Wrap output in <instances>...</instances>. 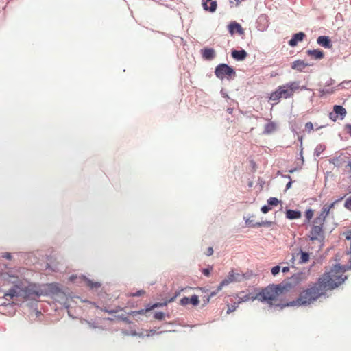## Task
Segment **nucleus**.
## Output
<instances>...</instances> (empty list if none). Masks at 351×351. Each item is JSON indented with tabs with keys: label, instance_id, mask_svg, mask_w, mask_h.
I'll return each mask as SVG.
<instances>
[{
	"label": "nucleus",
	"instance_id": "1",
	"mask_svg": "<svg viewBox=\"0 0 351 351\" xmlns=\"http://www.w3.org/2000/svg\"><path fill=\"white\" fill-rule=\"evenodd\" d=\"M346 269L339 265H335L328 272L324 273L318 278V281L326 292L332 290L341 285L346 276L344 273Z\"/></svg>",
	"mask_w": 351,
	"mask_h": 351
},
{
	"label": "nucleus",
	"instance_id": "2",
	"mask_svg": "<svg viewBox=\"0 0 351 351\" xmlns=\"http://www.w3.org/2000/svg\"><path fill=\"white\" fill-rule=\"evenodd\" d=\"M326 294V292L317 280L316 282L309 284L306 289H304L300 293L295 304L309 305Z\"/></svg>",
	"mask_w": 351,
	"mask_h": 351
},
{
	"label": "nucleus",
	"instance_id": "3",
	"mask_svg": "<svg viewBox=\"0 0 351 351\" xmlns=\"http://www.w3.org/2000/svg\"><path fill=\"white\" fill-rule=\"evenodd\" d=\"M285 290L280 285H271L263 289L257 294V300L270 306H279L278 297Z\"/></svg>",
	"mask_w": 351,
	"mask_h": 351
},
{
	"label": "nucleus",
	"instance_id": "4",
	"mask_svg": "<svg viewBox=\"0 0 351 351\" xmlns=\"http://www.w3.org/2000/svg\"><path fill=\"white\" fill-rule=\"evenodd\" d=\"M299 89H306V87L302 86L300 88L298 82H289L285 84L279 86L275 91L270 94L269 99L277 104L282 98L288 99L292 97L294 93Z\"/></svg>",
	"mask_w": 351,
	"mask_h": 351
},
{
	"label": "nucleus",
	"instance_id": "5",
	"mask_svg": "<svg viewBox=\"0 0 351 351\" xmlns=\"http://www.w3.org/2000/svg\"><path fill=\"white\" fill-rule=\"evenodd\" d=\"M33 295H39V293L34 289V287L32 285L23 286L16 285L5 293L4 298L6 300L12 299L14 297L26 299L31 298Z\"/></svg>",
	"mask_w": 351,
	"mask_h": 351
},
{
	"label": "nucleus",
	"instance_id": "6",
	"mask_svg": "<svg viewBox=\"0 0 351 351\" xmlns=\"http://www.w3.org/2000/svg\"><path fill=\"white\" fill-rule=\"evenodd\" d=\"M244 279H245V276L244 274H241L239 273H235L233 270L229 272L227 277L221 281V282L218 285V289H222L224 286H227L231 282H241Z\"/></svg>",
	"mask_w": 351,
	"mask_h": 351
},
{
	"label": "nucleus",
	"instance_id": "7",
	"mask_svg": "<svg viewBox=\"0 0 351 351\" xmlns=\"http://www.w3.org/2000/svg\"><path fill=\"white\" fill-rule=\"evenodd\" d=\"M215 75L221 80L232 75H235V71L234 69L226 64H221L218 65L215 69Z\"/></svg>",
	"mask_w": 351,
	"mask_h": 351
},
{
	"label": "nucleus",
	"instance_id": "8",
	"mask_svg": "<svg viewBox=\"0 0 351 351\" xmlns=\"http://www.w3.org/2000/svg\"><path fill=\"white\" fill-rule=\"evenodd\" d=\"M324 237L323 226L314 225L309 233V237L311 240H319Z\"/></svg>",
	"mask_w": 351,
	"mask_h": 351
},
{
	"label": "nucleus",
	"instance_id": "9",
	"mask_svg": "<svg viewBox=\"0 0 351 351\" xmlns=\"http://www.w3.org/2000/svg\"><path fill=\"white\" fill-rule=\"evenodd\" d=\"M199 303V297L196 295H193L191 298L184 297L180 300V304L182 306H186L189 304H191L193 306H197Z\"/></svg>",
	"mask_w": 351,
	"mask_h": 351
},
{
	"label": "nucleus",
	"instance_id": "10",
	"mask_svg": "<svg viewBox=\"0 0 351 351\" xmlns=\"http://www.w3.org/2000/svg\"><path fill=\"white\" fill-rule=\"evenodd\" d=\"M238 304H241L244 302L249 300H257V294L256 295H252L251 293L245 294L244 292H240L238 295Z\"/></svg>",
	"mask_w": 351,
	"mask_h": 351
},
{
	"label": "nucleus",
	"instance_id": "11",
	"mask_svg": "<svg viewBox=\"0 0 351 351\" xmlns=\"http://www.w3.org/2000/svg\"><path fill=\"white\" fill-rule=\"evenodd\" d=\"M306 280H307V275L304 272H299V273L295 274L291 277V282L295 285L304 282Z\"/></svg>",
	"mask_w": 351,
	"mask_h": 351
},
{
	"label": "nucleus",
	"instance_id": "12",
	"mask_svg": "<svg viewBox=\"0 0 351 351\" xmlns=\"http://www.w3.org/2000/svg\"><path fill=\"white\" fill-rule=\"evenodd\" d=\"M304 37L305 34L302 32L295 34L289 41V45L291 47H295L298 45V42L302 41Z\"/></svg>",
	"mask_w": 351,
	"mask_h": 351
},
{
	"label": "nucleus",
	"instance_id": "13",
	"mask_svg": "<svg viewBox=\"0 0 351 351\" xmlns=\"http://www.w3.org/2000/svg\"><path fill=\"white\" fill-rule=\"evenodd\" d=\"M202 5L205 10L213 12L216 10L217 4L215 1L206 0V1H202Z\"/></svg>",
	"mask_w": 351,
	"mask_h": 351
},
{
	"label": "nucleus",
	"instance_id": "14",
	"mask_svg": "<svg viewBox=\"0 0 351 351\" xmlns=\"http://www.w3.org/2000/svg\"><path fill=\"white\" fill-rule=\"evenodd\" d=\"M204 59L207 60H213L215 56V51L212 48H204L201 51Z\"/></svg>",
	"mask_w": 351,
	"mask_h": 351
},
{
	"label": "nucleus",
	"instance_id": "15",
	"mask_svg": "<svg viewBox=\"0 0 351 351\" xmlns=\"http://www.w3.org/2000/svg\"><path fill=\"white\" fill-rule=\"evenodd\" d=\"M317 42L325 48L330 49L332 47L331 40L328 36H320L317 38Z\"/></svg>",
	"mask_w": 351,
	"mask_h": 351
},
{
	"label": "nucleus",
	"instance_id": "16",
	"mask_svg": "<svg viewBox=\"0 0 351 351\" xmlns=\"http://www.w3.org/2000/svg\"><path fill=\"white\" fill-rule=\"evenodd\" d=\"M247 56V52L242 49V50H233L232 51V57L238 60V61H242L246 58Z\"/></svg>",
	"mask_w": 351,
	"mask_h": 351
},
{
	"label": "nucleus",
	"instance_id": "17",
	"mask_svg": "<svg viewBox=\"0 0 351 351\" xmlns=\"http://www.w3.org/2000/svg\"><path fill=\"white\" fill-rule=\"evenodd\" d=\"M308 66V64L305 63L303 60H298L292 63L291 69L301 72Z\"/></svg>",
	"mask_w": 351,
	"mask_h": 351
},
{
	"label": "nucleus",
	"instance_id": "18",
	"mask_svg": "<svg viewBox=\"0 0 351 351\" xmlns=\"http://www.w3.org/2000/svg\"><path fill=\"white\" fill-rule=\"evenodd\" d=\"M228 29H229V32H230V33L231 34H233L235 32H237L239 34H243V29L241 27V25L237 23H236V22L231 23L228 25Z\"/></svg>",
	"mask_w": 351,
	"mask_h": 351
},
{
	"label": "nucleus",
	"instance_id": "19",
	"mask_svg": "<svg viewBox=\"0 0 351 351\" xmlns=\"http://www.w3.org/2000/svg\"><path fill=\"white\" fill-rule=\"evenodd\" d=\"M336 202H334L333 203L330 204V205H324L322 210L320 213V217L319 219H322V221H324L326 217L329 215L330 209L334 206Z\"/></svg>",
	"mask_w": 351,
	"mask_h": 351
},
{
	"label": "nucleus",
	"instance_id": "20",
	"mask_svg": "<svg viewBox=\"0 0 351 351\" xmlns=\"http://www.w3.org/2000/svg\"><path fill=\"white\" fill-rule=\"evenodd\" d=\"M307 54L316 60H320L324 58V53L320 49L308 50Z\"/></svg>",
	"mask_w": 351,
	"mask_h": 351
},
{
	"label": "nucleus",
	"instance_id": "21",
	"mask_svg": "<svg viewBox=\"0 0 351 351\" xmlns=\"http://www.w3.org/2000/svg\"><path fill=\"white\" fill-rule=\"evenodd\" d=\"M286 217L289 219H296L301 217V213L298 210H287Z\"/></svg>",
	"mask_w": 351,
	"mask_h": 351
},
{
	"label": "nucleus",
	"instance_id": "22",
	"mask_svg": "<svg viewBox=\"0 0 351 351\" xmlns=\"http://www.w3.org/2000/svg\"><path fill=\"white\" fill-rule=\"evenodd\" d=\"M333 111L336 114H339L341 116V119H343L344 117L346 115V110L341 106L335 105L333 107Z\"/></svg>",
	"mask_w": 351,
	"mask_h": 351
},
{
	"label": "nucleus",
	"instance_id": "23",
	"mask_svg": "<svg viewBox=\"0 0 351 351\" xmlns=\"http://www.w3.org/2000/svg\"><path fill=\"white\" fill-rule=\"evenodd\" d=\"M164 304H160V303H156L154 304H153L150 308H147L146 309H142V310H140V311H133L132 312V315H143L147 312H148L149 311L152 310V309H154V308H156L158 306H162Z\"/></svg>",
	"mask_w": 351,
	"mask_h": 351
},
{
	"label": "nucleus",
	"instance_id": "24",
	"mask_svg": "<svg viewBox=\"0 0 351 351\" xmlns=\"http://www.w3.org/2000/svg\"><path fill=\"white\" fill-rule=\"evenodd\" d=\"M276 124L273 122H269L265 125L264 134H271L276 130Z\"/></svg>",
	"mask_w": 351,
	"mask_h": 351
},
{
	"label": "nucleus",
	"instance_id": "25",
	"mask_svg": "<svg viewBox=\"0 0 351 351\" xmlns=\"http://www.w3.org/2000/svg\"><path fill=\"white\" fill-rule=\"evenodd\" d=\"M222 289H218L217 287L215 291H211L210 293L207 294L206 299H204V305L208 304L210 302V298L215 296Z\"/></svg>",
	"mask_w": 351,
	"mask_h": 351
},
{
	"label": "nucleus",
	"instance_id": "26",
	"mask_svg": "<svg viewBox=\"0 0 351 351\" xmlns=\"http://www.w3.org/2000/svg\"><path fill=\"white\" fill-rule=\"evenodd\" d=\"M274 223V222H273V221H261V222H256L255 224L252 225V227H253V228L261 227V226L269 227L271 225H273Z\"/></svg>",
	"mask_w": 351,
	"mask_h": 351
},
{
	"label": "nucleus",
	"instance_id": "27",
	"mask_svg": "<svg viewBox=\"0 0 351 351\" xmlns=\"http://www.w3.org/2000/svg\"><path fill=\"white\" fill-rule=\"evenodd\" d=\"M86 284L90 289H97L100 287L101 284L99 282H93L89 279H85Z\"/></svg>",
	"mask_w": 351,
	"mask_h": 351
},
{
	"label": "nucleus",
	"instance_id": "28",
	"mask_svg": "<svg viewBox=\"0 0 351 351\" xmlns=\"http://www.w3.org/2000/svg\"><path fill=\"white\" fill-rule=\"evenodd\" d=\"M300 258L299 262L300 263H305L309 261L308 253L300 251Z\"/></svg>",
	"mask_w": 351,
	"mask_h": 351
},
{
	"label": "nucleus",
	"instance_id": "29",
	"mask_svg": "<svg viewBox=\"0 0 351 351\" xmlns=\"http://www.w3.org/2000/svg\"><path fill=\"white\" fill-rule=\"evenodd\" d=\"M344 171L348 174L349 179L351 180V160L345 165Z\"/></svg>",
	"mask_w": 351,
	"mask_h": 351
},
{
	"label": "nucleus",
	"instance_id": "30",
	"mask_svg": "<svg viewBox=\"0 0 351 351\" xmlns=\"http://www.w3.org/2000/svg\"><path fill=\"white\" fill-rule=\"evenodd\" d=\"M239 304L237 303H234L232 305H228V310H227V313L229 314L233 311H234L238 307Z\"/></svg>",
	"mask_w": 351,
	"mask_h": 351
},
{
	"label": "nucleus",
	"instance_id": "31",
	"mask_svg": "<svg viewBox=\"0 0 351 351\" xmlns=\"http://www.w3.org/2000/svg\"><path fill=\"white\" fill-rule=\"evenodd\" d=\"M267 202L269 204V205H271V206H277L279 203V200L276 198V197H270L268 200H267Z\"/></svg>",
	"mask_w": 351,
	"mask_h": 351
},
{
	"label": "nucleus",
	"instance_id": "32",
	"mask_svg": "<svg viewBox=\"0 0 351 351\" xmlns=\"http://www.w3.org/2000/svg\"><path fill=\"white\" fill-rule=\"evenodd\" d=\"M305 217L308 221H310L313 217V211L311 209H308L305 213Z\"/></svg>",
	"mask_w": 351,
	"mask_h": 351
},
{
	"label": "nucleus",
	"instance_id": "33",
	"mask_svg": "<svg viewBox=\"0 0 351 351\" xmlns=\"http://www.w3.org/2000/svg\"><path fill=\"white\" fill-rule=\"evenodd\" d=\"M280 271V266L277 265V266L273 267L271 268V274H272L273 276H276L277 274H279Z\"/></svg>",
	"mask_w": 351,
	"mask_h": 351
},
{
	"label": "nucleus",
	"instance_id": "34",
	"mask_svg": "<svg viewBox=\"0 0 351 351\" xmlns=\"http://www.w3.org/2000/svg\"><path fill=\"white\" fill-rule=\"evenodd\" d=\"M313 130V125L311 122H307L305 124V130L308 132H311Z\"/></svg>",
	"mask_w": 351,
	"mask_h": 351
},
{
	"label": "nucleus",
	"instance_id": "35",
	"mask_svg": "<svg viewBox=\"0 0 351 351\" xmlns=\"http://www.w3.org/2000/svg\"><path fill=\"white\" fill-rule=\"evenodd\" d=\"M165 317V314L162 312H157L154 314V318L158 320H162Z\"/></svg>",
	"mask_w": 351,
	"mask_h": 351
},
{
	"label": "nucleus",
	"instance_id": "36",
	"mask_svg": "<svg viewBox=\"0 0 351 351\" xmlns=\"http://www.w3.org/2000/svg\"><path fill=\"white\" fill-rule=\"evenodd\" d=\"M121 310H122V308H121L120 307H116L114 309H112V310L105 309L104 311L109 314H113V313H118L119 311H120Z\"/></svg>",
	"mask_w": 351,
	"mask_h": 351
},
{
	"label": "nucleus",
	"instance_id": "37",
	"mask_svg": "<svg viewBox=\"0 0 351 351\" xmlns=\"http://www.w3.org/2000/svg\"><path fill=\"white\" fill-rule=\"evenodd\" d=\"M344 206L347 209L351 210V197L346 200Z\"/></svg>",
	"mask_w": 351,
	"mask_h": 351
},
{
	"label": "nucleus",
	"instance_id": "38",
	"mask_svg": "<svg viewBox=\"0 0 351 351\" xmlns=\"http://www.w3.org/2000/svg\"><path fill=\"white\" fill-rule=\"evenodd\" d=\"M261 210L263 213H267L271 210V207H269V206L265 205L261 207Z\"/></svg>",
	"mask_w": 351,
	"mask_h": 351
},
{
	"label": "nucleus",
	"instance_id": "39",
	"mask_svg": "<svg viewBox=\"0 0 351 351\" xmlns=\"http://www.w3.org/2000/svg\"><path fill=\"white\" fill-rule=\"evenodd\" d=\"M2 257L10 260L12 258V255L10 252H5L2 254Z\"/></svg>",
	"mask_w": 351,
	"mask_h": 351
},
{
	"label": "nucleus",
	"instance_id": "40",
	"mask_svg": "<svg viewBox=\"0 0 351 351\" xmlns=\"http://www.w3.org/2000/svg\"><path fill=\"white\" fill-rule=\"evenodd\" d=\"M199 290L201 291L202 293H206L202 296V300H204V299H206L207 294H208L207 291L204 288H202V287L199 288Z\"/></svg>",
	"mask_w": 351,
	"mask_h": 351
},
{
	"label": "nucleus",
	"instance_id": "41",
	"mask_svg": "<svg viewBox=\"0 0 351 351\" xmlns=\"http://www.w3.org/2000/svg\"><path fill=\"white\" fill-rule=\"evenodd\" d=\"M145 293V291L143 290H141V291H138L137 292L134 293L133 294L134 296H141L142 295H143Z\"/></svg>",
	"mask_w": 351,
	"mask_h": 351
},
{
	"label": "nucleus",
	"instance_id": "42",
	"mask_svg": "<svg viewBox=\"0 0 351 351\" xmlns=\"http://www.w3.org/2000/svg\"><path fill=\"white\" fill-rule=\"evenodd\" d=\"M206 255L207 256H210L213 254V249L212 247H210L207 249V252H206Z\"/></svg>",
	"mask_w": 351,
	"mask_h": 351
},
{
	"label": "nucleus",
	"instance_id": "43",
	"mask_svg": "<svg viewBox=\"0 0 351 351\" xmlns=\"http://www.w3.org/2000/svg\"><path fill=\"white\" fill-rule=\"evenodd\" d=\"M346 130L351 136V125L348 124L346 125Z\"/></svg>",
	"mask_w": 351,
	"mask_h": 351
},
{
	"label": "nucleus",
	"instance_id": "44",
	"mask_svg": "<svg viewBox=\"0 0 351 351\" xmlns=\"http://www.w3.org/2000/svg\"><path fill=\"white\" fill-rule=\"evenodd\" d=\"M202 273L204 275L208 276L210 274V270L208 269H204L202 270Z\"/></svg>",
	"mask_w": 351,
	"mask_h": 351
},
{
	"label": "nucleus",
	"instance_id": "45",
	"mask_svg": "<svg viewBox=\"0 0 351 351\" xmlns=\"http://www.w3.org/2000/svg\"><path fill=\"white\" fill-rule=\"evenodd\" d=\"M246 223L250 227H252V225L255 224V223H253V221L250 219H247Z\"/></svg>",
	"mask_w": 351,
	"mask_h": 351
},
{
	"label": "nucleus",
	"instance_id": "46",
	"mask_svg": "<svg viewBox=\"0 0 351 351\" xmlns=\"http://www.w3.org/2000/svg\"><path fill=\"white\" fill-rule=\"evenodd\" d=\"M289 271V267H282V271L283 273H286V272H288Z\"/></svg>",
	"mask_w": 351,
	"mask_h": 351
},
{
	"label": "nucleus",
	"instance_id": "47",
	"mask_svg": "<svg viewBox=\"0 0 351 351\" xmlns=\"http://www.w3.org/2000/svg\"><path fill=\"white\" fill-rule=\"evenodd\" d=\"M236 2H237V5H239L240 4L242 1H243L244 0H234Z\"/></svg>",
	"mask_w": 351,
	"mask_h": 351
},
{
	"label": "nucleus",
	"instance_id": "48",
	"mask_svg": "<svg viewBox=\"0 0 351 351\" xmlns=\"http://www.w3.org/2000/svg\"><path fill=\"white\" fill-rule=\"evenodd\" d=\"M330 119H333V120H336V118H337V117H335V118H334V119H333V118H332V113L330 114Z\"/></svg>",
	"mask_w": 351,
	"mask_h": 351
},
{
	"label": "nucleus",
	"instance_id": "49",
	"mask_svg": "<svg viewBox=\"0 0 351 351\" xmlns=\"http://www.w3.org/2000/svg\"><path fill=\"white\" fill-rule=\"evenodd\" d=\"M291 182H289V183H288V184H287V188H289V187H290V186H291Z\"/></svg>",
	"mask_w": 351,
	"mask_h": 351
}]
</instances>
